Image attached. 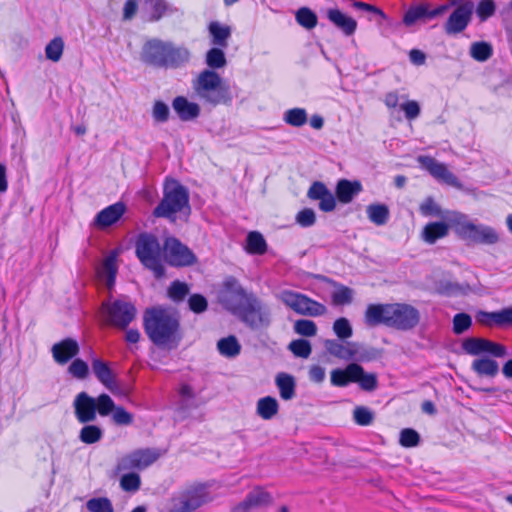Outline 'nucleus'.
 <instances>
[{
    "label": "nucleus",
    "instance_id": "nucleus-56",
    "mask_svg": "<svg viewBox=\"0 0 512 512\" xmlns=\"http://www.w3.org/2000/svg\"><path fill=\"white\" fill-rule=\"evenodd\" d=\"M352 360L359 362H368L376 358L377 353L375 349H367L362 345L355 342V347L352 349Z\"/></svg>",
    "mask_w": 512,
    "mask_h": 512
},
{
    "label": "nucleus",
    "instance_id": "nucleus-55",
    "mask_svg": "<svg viewBox=\"0 0 512 512\" xmlns=\"http://www.w3.org/2000/svg\"><path fill=\"white\" fill-rule=\"evenodd\" d=\"M354 421L361 426H368L374 419L373 412L364 406H357L353 412Z\"/></svg>",
    "mask_w": 512,
    "mask_h": 512
},
{
    "label": "nucleus",
    "instance_id": "nucleus-8",
    "mask_svg": "<svg viewBox=\"0 0 512 512\" xmlns=\"http://www.w3.org/2000/svg\"><path fill=\"white\" fill-rule=\"evenodd\" d=\"M331 384L335 387H346L350 383H357L366 392L375 391L378 379L375 373H367L358 363H350L345 368L333 369L330 373Z\"/></svg>",
    "mask_w": 512,
    "mask_h": 512
},
{
    "label": "nucleus",
    "instance_id": "nucleus-13",
    "mask_svg": "<svg viewBox=\"0 0 512 512\" xmlns=\"http://www.w3.org/2000/svg\"><path fill=\"white\" fill-rule=\"evenodd\" d=\"M280 300L299 315L318 317L327 312L326 306L322 303H319L304 294L291 290L282 291L280 294Z\"/></svg>",
    "mask_w": 512,
    "mask_h": 512
},
{
    "label": "nucleus",
    "instance_id": "nucleus-41",
    "mask_svg": "<svg viewBox=\"0 0 512 512\" xmlns=\"http://www.w3.org/2000/svg\"><path fill=\"white\" fill-rule=\"evenodd\" d=\"M246 241V250L250 254L262 255L267 250V243L263 235L257 231L250 232Z\"/></svg>",
    "mask_w": 512,
    "mask_h": 512
},
{
    "label": "nucleus",
    "instance_id": "nucleus-61",
    "mask_svg": "<svg viewBox=\"0 0 512 512\" xmlns=\"http://www.w3.org/2000/svg\"><path fill=\"white\" fill-rule=\"evenodd\" d=\"M495 3L493 0H481L476 8L478 17L484 21L495 13Z\"/></svg>",
    "mask_w": 512,
    "mask_h": 512
},
{
    "label": "nucleus",
    "instance_id": "nucleus-10",
    "mask_svg": "<svg viewBox=\"0 0 512 512\" xmlns=\"http://www.w3.org/2000/svg\"><path fill=\"white\" fill-rule=\"evenodd\" d=\"M254 295L255 293L244 289L236 278L230 276L223 281L218 300L227 311L235 316L246 305L248 299Z\"/></svg>",
    "mask_w": 512,
    "mask_h": 512
},
{
    "label": "nucleus",
    "instance_id": "nucleus-35",
    "mask_svg": "<svg viewBox=\"0 0 512 512\" xmlns=\"http://www.w3.org/2000/svg\"><path fill=\"white\" fill-rule=\"evenodd\" d=\"M448 234V225L444 222H432L427 224L423 229V239L433 244L438 239L445 237Z\"/></svg>",
    "mask_w": 512,
    "mask_h": 512
},
{
    "label": "nucleus",
    "instance_id": "nucleus-38",
    "mask_svg": "<svg viewBox=\"0 0 512 512\" xmlns=\"http://www.w3.org/2000/svg\"><path fill=\"white\" fill-rule=\"evenodd\" d=\"M103 429L97 425L87 423L79 432V440L87 445L99 442L103 438Z\"/></svg>",
    "mask_w": 512,
    "mask_h": 512
},
{
    "label": "nucleus",
    "instance_id": "nucleus-2",
    "mask_svg": "<svg viewBox=\"0 0 512 512\" xmlns=\"http://www.w3.org/2000/svg\"><path fill=\"white\" fill-rule=\"evenodd\" d=\"M191 53L183 46L158 38L147 40L140 53L141 61L156 68H178L189 62Z\"/></svg>",
    "mask_w": 512,
    "mask_h": 512
},
{
    "label": "nucleus",
    "instance_id": "nucleus-24",
    "mask_svg": "<svg viewBox=\"0 0 512 512\" xmlns=\"http://www.w3.org/2000/svg\"><path fill=\"white\" fill-rule=\"evenodd\" d=\"M172 108L181 121L187 122L199 117L201 109L197 103L190 102L184 96H177L172 101Z\"/></svg>",
    "mask_w": 512,
    "mask_h": 512
},
{
    "label": "nucleus",
    "instance_id": "nucleus-53",
    "mask_svg": "<svg viewBox=\"0 0 512 512\" xmlns=\"http://www.w3.org/2000/svg\"><path fill=\"white\" fill-rule=\"evenodd\" d=\"M333 331L340 339L350 338L353 334L352 326L345 317L338 318L333 323Z\"/></svg>",
    "mask_w": 512,
    "mask_h": 512
},
{
    "label": "nucleus",
    "instance_id": "nucleus-42",
    "mask_svg": "<svg viewBox=\"0 0 512 512\" xmlns=\"http://www.w3.org/2000/svg\"><path fill=\"white\" fill-rule=\"evenodd\" d=\"M283 120L290 126L301 127L306 124L308 115L304 108H292L284 112Z\"/></svg>",
    "mask_w": 512,
    "mask_h": 512
},
{
    "label": "nucleus",
    "instance_id": "nucleus-25",
    "mask_svg": "<svg viewBox=\"0 0 512 512\" xmlns=\"http://www.w3.org/2000/svg\"><path fill=\"white\" fill-rule=\"evenodd\" d=\"M390 304H370L365 311V323L370 327L380 324L388 326Z\"/></svg>",
    "mask_w": 512,
    "mask_h": 512
},
{
    "label": "nucleus",
    "instance_id": "nucleus-6",
    "mask_svg": "<svg viewBox=\"0 0 512 512\" xmlns=\"http://www.w3.org/2000/svg\"><path fill=\"white\" fill-rule=\"evenodd\" d=\"M162 250L158 238L151 233H140L135 242V253L141 264L151 270L159 279L165 274L162 264Z\"/></svg>",
    "mask_w": 512,
    "mask_h": 512
},
{
    "label": "nucleus",
    "instance_id": "nucleus-9",
    "mask_svg": "<svg viewBox=\"0 0 512 512\" xmlns=\"http://www.w3.org/2000/svg\"><path fill=\"white\" fill-rule=\"evenodd\" d=\"M245 326L253 331H262L272 323L271 309L255 294L235 315Z\"/></svg>",
    "mask_w": 512,
    "mask_h": 512
},
{
    "label": "nucleus",
    "instance_id": "nucleus-11",
    "mask_svg": "<svg viewBox=\"0 0 512 512\" xmlns=\"http://www.w3.org/2000/svg\"><path fill=\"white\" fill-rule=\"evenodd\" d=\"M102 312L107 324L124 330L135 319L137 310L133 303L121 298L103 302Z\"/></svg>",
    "mask_w": 512,
    "mask_h": 512
},
{
    "label": "nucleus",
    "instance_id": "nucleus-14",
    "mask_svg": "<svg viewBox=\"0 0 512 512\" xmlns=\"http://www.w3.org/2000/svg\"><path fill=\"white\" fill-rule=\"evenodd\" d=\"M162 455L158 448L136 449L122 456L116 465L118 472L142 471L155 463Z\"/></svg>",
    "mask_w": 512,
    "mask_h": 512
},
{
    "label": "nucleus",
    "instance_id": "nucleus-57",
    "mask_svg": "<svg viewBox=\"0 0 512 512\" xmlns=\"http://www.w3.org/2000/svg\"><path fill=\"white\" fill-rule=\"evenodd\" d=\"M170 116V110L166 103L157 100L153 104L152 117L158 123H165L168 121Z\"/></svg>",
    "mask_w": 512,
    "mask_h": 512
},
{
    "label": "nucleus",
    "instance_id": "nucleus-31",
    "mask_svg": "<svg viewBox=\"0 0 512 512\" xmlns=\"http://www.w3.org/2000/svg\"><path fill=\"white\" fill-rule=\"evenodd\" d=\"M119 255L118 250H112L103 260L101 267V274L106 277V286L111 290L115 284L117 274V257Z\"/></svg>",
    "mask_w": 512,
    "mask_h": 512
},
{
    "label": "nucleus",
    "instance_id": "nucleus-1",
    "mask_svg": "<svg viewBox=\"0 0 512 512\" xmlns=\"http://www.w3.org/2000/svg\"><path fill=\"white\" fill-rule=\"evenodd\" d=\"M143 327L149 340L157 347L172 350L182 340L179 316L168 308L157 306L146 309Z\"/></svg>",
    "mask_w": 512,
    "mask_h": 512
},
{
    "label": "nucleus",
    "instance_id": "nucleus-45",
    "mask_svg": "<svg viewBox=\"0 0 512 512\" xmlns=\"http://www.w3.org/2000/svg\"><path fill=\"white\" fill-rule=\"evenodd\" d=\"M63 50V39L61 37H55L45 47L46 58L53 62H58L62 57Z\"/></svg>",
    "mask_w": 512,
    "mask_h": 512
},
{
    "label": "nucleus",
    "instance_id": "nucleus-37",
    "mask_svg": "<svg viewBox=\"0 0 512 512\" xmlns=\"http://www.w3.org/2000/svg\"><path fill=\"white\" fill-rule=\"evenodd\" d=\"M223 49L214 46L206 52L205 63L208 66L207 69L215 71L226 66L227 60Z\"/></svg>",
    "mask_w": 512,
    "mask_h": 512
},
{
    "label": "nucleus",
    "instance_id": "nucleus-62",
    "mask_svg": "<svg viewBox=\"0 0 512 512\" xmlns=\"http://www.w3.org/2000/svg\"><path fill=\"white\" fill-rule=\"evenodd\" d=\"M476 320L481 325H484V326H488V327L498 326L499 327L498 311H493V312L478 311L476 314Z\"/></svg>",
    "mask_w": 512,
    "mask_h": 512
},
{
    "label": "nucleus",
    "instance_id": "nucleus-39",
    "mask_svg": "<svg viewBox=\"0 0 512 512\" xmlns=\"http://www.w3.org/2000/svg\"><path fill=\"white\" fill-rule=\"evenodd\" d=\"M366 213L368 219L377 226L385 225L389 219V209L384 204H370Z\"/></svg>",
    "mask_w": 512,
    "mask_h": 512
},
{
    "label": "nucleus",
    "instance_id": "nucleus-33",
    "mask_svg": "<svg viewBox=\"0 0 512 512\" xmlns=\"http://www.w3.org/2000/svg\"><path fill=\"white\" fill-rule=\"evenodd\" d=\"M279 411V403L272 396L260 398L256 404V413L263 420H271Z\"/></svg>",
    "mask_w": 512,
    "mask_h": 512
},
{
    "label": "nucleus",
    "instance_id": "nucleus-7",
    "mask_svg": "<svg viewBox=\"0 0 512 512\" xmlns=\"http://www.w3.org/2000/svg\"><path fill=\"white\" fill-rule=\"evenodd\" d=\"M455 233L463 240L478 244L493 245L499 241L497 231L486 225H475L468 221L467 216L461 213H453L448 218Z\"/></svg>",
    "mask_w": 512,
    "mask_h": 512
},
{
    "label": "nucleus",
    "instance_id": "nucleus-21",
    "mask_svg": "<svg viewBox=\"0 0 512 512\" xmlns=\"http://www.w3.org/2000/svg\"><path fill=\"white\" fill-rule=\"evenodd\" d=\"M79 345L76 340L66 338L52 346L51 352L56 363L64 365L78 355Z\"/></svg>",
    "mask_w": 512,
    "mask_h": 512
},
{
    "label": "nucleus",
    "instance_id": "nucleus-32",
    "mask_svg": "<svg viewBox=\"0 0 512 512\" xmlns=\"http://www.w3.org/2000/svg\"><path fill=\"white\" fill-rule=\"evenodd\" d=\"M325 348L329 354L346 361L352 360V349L355 347V342H347L346 345L337 340L329 339L325 341Z\"/></svg>",
    "mask_w": 512,
    "mask_h": 512
},
{
    "label": "nucleus",
    "instance_id": "nucleus-22",
    "mask_svg": "<svg viewBox=\"0 0 512 512\" xmlns=\"http://www.w3.org/2000/svg\"><path fill=\"white\" fill-rule=\"evenodd\" d=\"M126 206L122 202L112 204L97 213L94 224L99 228H107L115 224L125 213Z\"/></svg>",
    "mask_w": 512,
    "mask_h": 512
},
{
    "label": "nucleus",
    "instance_id": "nucleus-23",
    "mask_svg": "<svg viewBox=\"0 0 512 512\" xmlns=\"http://www.w3.org/2000/svg\"><path fill=\"white\" fill-rule=\"evenodd\" d=\"M328 20L337 27L345 36H351L357 29V22L354 18L346 15L336 8L328 9L326 12Z\"/></svg>",
    "mask_w": 512,
    "mask_h": 512
},
{
    "label": "nucleus",
    "instance_id": "nucleus-19",
    "mask_svg": "<svg viewBox=\"0 0 512 512\" xmlns=\"http://www.w3.org/2000/svg\"><path fill=\"white\" fill-rule=\"evenodd\" d=\"M473 9L474 4L471 1H466L459 5L449 16L445 24L446 33L457 34L462 32L470 22Z\"/></svg>",
    "mask_w": 512,
    "mask_h": 512
},
{
    "label": "nucleus",
    "instance_id": "nucleus-44",
    "mask_svg": "<svg viewBox=\"0 0 512 512\" xmlns=\"http://www.w3.org/2000/svg\"><path fill=\"white\" fill-rule=\"evenodd\" d=\"M295 17L297 23L305 29L311 30L317 25V15L307 7L300 8Z\"/></svg>",
    "mask_w": 512,
    "mask_h": 512
},
{
    "label": "nucleus",
    "instance_id": "nucleus-15",
    "mask_svg": "<svg viewBox=\"0 0 512 512\" xmlns=\"http://www.w3.org/2000/svg\"><path fill=\"white\" fill-rule=\"evenodd\" d=\"M165 261L173 267H188L197 262L194 252L176 237H167L163 244Z\"/></svg>",
    "mask_w": 512,
    "mask_h": 512
},
{
    "label": "nucleus",
    "instance_id": "nucleus-16",
    "mask_svg": "<svg viewBox=\"0 0 512 512\" xmlns=\"http://www.w3.org/2000/svg\"><path fill=\"white\" fill-rule=\"evenodd\" d=\"M448 9L449 5H440L432 8L428 2L413 3L404 13L402 22L406 27L425 24L434 18L442 16Z\"/></svg>",
    "mask_w": 512,
    "mask_h": 512
},
{
    "label": "nucleus",
    "instance_id": "nucleus-29",
    "mask_svg": "<svg viewBox=\"0 0 512 512\" xmlns=\"http://www.w3.org/2000/svg\"><path fill=\"white\" fill-rule=\"evenodd\" d=\"M362 186L360 182H351L346 179H342L337 183L336 196L341 203H350L353 198L360 193Z\"/></svg>",
    "mask_w": 512,
    "mask_h": 512
},
{
    "label": "nucleus",
    "instance_id": "nucleus-28",
    "mask_svg": "<svg viewBox=\"0 0 512 512\" xmlns=\"http://www.w3.org/2000/svg\"><path fill=\"white\" fill-rule=\"evenodd\" d=\"M471 369L480 377L494 378L499 373V364L489 357H479L473 360Z\"/></svg>",
    "mask_w": 512,
    "mask_h": 512
},
{
    "label": "nucleus",
    "instance_id": "nucleus-3",
    "mask_svg": "<svg viewBox=\"0 0 512 512\" xmlns=\"http://www.w3.org/2000/svg\"><path fill=\"white\" fill-rule=\"evenodd\" d=\"M191 214L189 191L179 181L167 178L163 185V197L153 210V216L168 219L174 223L177 219L187 221Z\"/></svg>",
    "mask_w": 512,
    "mask_h": 512
},
{
    "label": "nucleus",
    "instance_id": "nucleus-40",
    "mask_svg": "<svg viewBox=\"0 0 512 512\" xmlns=\"http://www.w3.org/2000/svg\"><path fill=\"white\" fill-rule=\"evenodd\" d=\"M487 339L481 337H468L462 341V349L472 356L486 354Z\"/></svg>",
    "mask_w": 512,
    "mask_h": 512
},
{
    "label": "nucleus",
    "instance_id": "nucleus-5",
    "mask_svg": "<svg viewBox=\"0 0 512 512\" xmlns=\"http://www.w3.org/2000/svg\"><path fill=\"white\" fill-rule=\"evenodd\" d=\"M114 408V401L108 394H100L94 398L87 392L78 393L73 400L74 415L81 424L92 423L100 416H108Z\"/></svg>",
    "mask_w": 512,
    "mask_h": 512
},
{
    "label": "nucleus",
    "instance_id": "nucleus-30",
    "mask_svg": "<svg viewBox=\"0 0 512 512\" xmlns=\"http://www.w3.org/2000/svg\"><path fill=\"white\" fill-rule=\"evenodd\" d=\"M275 384L283 400L287 401L295 397L296 381L292 375L285 372L278 373L275 377Z\"/></svg>",
    "mask_w": 512,
    "mask_h": 512
},
{
    "label": "nucleus",
    "instance_id": "nucleus-12",
    "mask_svg": "<svg viewBox=\"0 0 512 512\" xmlns=\"http://www.w3.org/2000/svg\"><path fill=\"white\" fill-rule=\"evenodd\" d=\"M211 501L205 485L198 484L183 490L173 498L169 512H194L202 505Z\"/></svg>",
    "mask_w": 512,
    "mask_h": 512
},
{
    "label": "nucleus",
    "instance_id": "nucleus-63",
    "mask_svg": "<svg viewBox=\"0 0 512 512\" xmlns=\"http://www.w3.org/2000/svg\"><path fill=\"white\" fill-rule=\"evenodd\" d=\"M419 210L424 216H440L441 209L432 197L426 198L420 205Z\"/></svg>",
    "mask_w": 512,
    "mask_h": 512
},
{
    "label": "nucleus",
    "instance_id": "nucleus-47",
    "mask_svg": "<svg viewBox=\"0 0 512 512\" xmlns=\"http://www.w3.org/2000/svg\"><path fill=\"white\" fill-rule=\"evenodd\" d=\"M189 286L179 280L173 281L168 288V297L176 303L183 301L189 294Z\"/></svg>",
    "mask_w": 512,
    "mask_h": 512
},
{
    "label": "nucleus",
    "instance_id": "nucleus-43",
    "mask_svg": "<svg viewBox=\"0 0 512 512\" xmlns=\"http://www.w3.org/2000/svg\"><path fill=\"white\" fill-rule=\"evenodd\" d=\"M336 290L332 293V303L336 306L352 303L354 291L350 287L334 283Z\"/></svg>",
    "mask_w": 512,
    "mask_h": 512
},
{
    "label": "nucleus",
    "instance_id": "nucleus-20",
    "mask_svg": "<svg viewBox=\"0 0 512 512\" xmlns=\"http://www.w3.org/2000/svg\"><path fill=\"white\" fill-rule=\"evenodd\" d=\"M272 502V496L262 488H255L245 499L231 508V512H251L267 507Z\"/></svg>",
    "mask_w": 512,
    "mask_h": 512
},
{
    "label": "nucleus",
    "instance_id": "nucleus-58",
    "mask_svg": "<svg viewBox=\"0 0 512 512\" xmlns=\"http://www.w3.org/2000/svg\"><path fill=\"white\" fill-rule=\"evenodd\" d=\"M112 420L117 425H130L133 422V415L125 410L122 406H116L114 404V408L111 412Z\"/></svg>",
    "mask_w": 512,
    "mask_h": 512
},
{
    "label": "nucleus",
    "instance_id": "nucleus-36",
    "mask_svg": "<svg viewBox=\"0 0 512 512\" xmlns=\"http://www.w3.org/2000/svg\"><path fill=\"white\" fill-rule=\"evenodd\" d=\"M142 9L150 13V21L160 20L168 9L165 0H139Z\"/></svg>",
    "mask_w": 512,
    "mask_h": 512
},
{
    "label": "nucleus",
    "instance_id": "nucleus-17",
    "mask_svg": "<svg viewBox=\"0 0 512 512\" xmlns=\"http://www.w3.org/2000/svg\"><path fill=\"white\" fill-rule=\"evenodd\" d=\"M419 321L420 313L412 305L405 303L390 304L389 327L407 331L416 327Z\"/></svg>",
    "mask_w": 512,
    "mask_h": 512
},
{
    "label": "nucleus",
    "instance_id": "nucleus-50",
    "mask_svg": "<svg viewBox=\"0 0 512 512\" xmlns=\"http://www.w3.org/2000/svg\"><path fill=\"white\" fill-rule=\"evenodd\" d=\"M288 348L295 356L301 358H308L312 352L311 344L304 339L293 340Z\"/></svg>",
    "mask_w": 512,
    "mask_h": 512
},
{
    "label": "nucleus",
    "instance_id": "nucleus-4",
    "mask_svg": "<svg viewBox=\"0 0 512 512\" xmlns=\"http://www.w3.org/2000/svg\"><path fill=\"white\" fill-rule=\"evenodd\" d=\"M192 88L201 101L212 106L228 104L232 100L229 85L216 71L202 70L192 81Z\"/></svg>",
    "mask_w": 512,
    "mask_h": 512
},
{
    "label": "nucleus",
    "instance_id": "nucleus-59",
    "mask_svg": "<svg viewBox=\"0 0 512 512\" xmlns=\"http://www.w3.org/2000/svg\"><path fill=\"white\" fill-rule=\"evenodd\" d=\"M400 444L403 447H415L420 442V435L411 428H405L400 432Z\"/></svg>",
    "mask_w": 512,
    "mask_h": 512
},
{
    "label": "nucleus",
    "instance_id": "nucleus-26",
    "mask_svg": "<svg viewBox=\"0 0 512 512\" xmlns=\"http://www.w3.org/2000/svg\"><path fill=\"white\" fill-rule=\"evenodd\" d=\"M92 371L96 378L112 393H116L115 377L108 364L100 359L92 361Z\"/></svg>",
    "mask_w": 512,
    "mask_h": 512
},
{
    "label": "nucleus",
    "instance_id": "nucleus-49",
    "mask_svg": "<svg viewBox=\"0 0 512 512\" xmlns=\"http://www.w3.org/2000/svg\"><path fill=\"white\" fill-rule=\"evenodd\" d=\"M86 508L89 512H114L111 501L106 497L91 498Z\"/></svg>",
    "mask_w": 512,
    "mask_h": 512
},
{
    "label": "nucleus",
    "instance_id": "nucleus-52",
    "mask_svg": "<svg viewBox=\"0 0 512 512\" xmlns=\"http://www.w3.org/2000/svg\"><path fill=\"white\" fill-rule=\"evenodd\" d=\"M294 331L301 336L312 337L317 333V326L312 320L300 319L294 323Z\"/></svg>",
    "mask_w": 512,
    "mask_h": 512
},
{
    "label": "nucleus",
    "instance_id": "nucleus-54",
    "mask_svg": "<svg viewBox=\"0 0 512 512\" xmlns=\"http://www.w3.org/2000/svg\"><path fill=\"white\" fill-rule=\"evenodd\" d=\"M68 372L77 379H85L89 374L88 364L82 359L76 358L68 367Z\"/></svg>",
    "mask_w": 512,
    "mask_h": 512
},
{
    "label": "nucleus",
    "instance_id": "nucleus-18",
    "mask_svg": "<svg viewBox=\"0 0 512 512\" xmlns=\"http://www.w3.org/2000/svg\"><path fill=\"white\" fill-rule=\"evenodd\" d=\"M418 162L436 180L457 189L462 188L461 182L451 171L448 170L445 164L438 162L436 159L430 156H419Z\"/></svg>",
    "mask_w": 512,
    "mask_h": 512
},
{
    "label": "nucleus",
    "instance_id": "nucleus-51",
    "mask_svg": "<svg viewBox=\"0 0 512 512\" xmlns=\"http://www.w3.org/2000/svg\"><path fill=\"white\" fill-rule=\"evenodd\" d=\"M472 325V318L467 313H458L453 317V332L461 335Z\"/></svg>",
    "mask_w": 512,
    "mask_h": 512
},
{
    "label": "nucleus",
    "instance_id": "nucleus-27",
    "mask_svg": "<svg viewBox=\"0 0 512 512\" xmlns=\"http://www.w3.org/2000/svg\"><path fill=\"white\" fill-rule=\"evenodd\" d=\"M211 44L220 48L228 47V40L231 37V27L218 21H212L208 25Z\"/></svg>",
    "mask_w": 512,
    "mask_h": 512
},
{
    "label": "nucleus",
    "instance_id": "nucleus-48",
    "mask_svg": "<svg viewBox=\"0 0 512 512\" xmlns=\"http://www.w3.org/2000/svg\"><path fill=\"white\" fill-rule=\"evenodd\" d=\"M470 55L473 59L484 62L492 55V47L487 42H474L470 47Z\"/></svg>",
    "mask_w": 512,
    "mask_h": 512
},
{
    "label": "nucleus",
    "instance_id": "nucleus-46",
    "mask_svg": "<svg viewBox=\"0 0 512 512\" xmlns=\"http://www.w3.org/2000/svg\"><path fill=\"white\" fill-rule=\"evenodd\" d=\"M141 478L136 472L124 473L120 478V487L125 492L134 493L140 489Z\"/></svg>",
    "mask_w": 512,
    "mask_h": 512
},
{
    "label": "nucleus",
    "instance_id": "nucleus-34",
    "mask_svg": "<svg viewBox=\"0 0 512 512\" xmlns=\"http://www.w3.org/2000/svg\"><path fill=\"white\" fill-rule=\"evenodd\" d=\"M217 349L222 356L234 358L240 354L241 345L234 335H230L217 342Z\"/></svg>",
    "mask_w": 512,
    "mask_h": 512
},
{
    "label": "nucleus",
    "instance_id": "nucleus-60",
    "mask_svg": "<svg viewBox=\"0 0 512 512\" xmlns=\"http://www.w3.org/2000/svg\"><path fill=\"white\" fill-rule=\"evenodd\" d=\"M188 305L194 313H203L208 308L207 299L201 294H193L188 299Z\"/></svg>",
    "mask_w": 512,
    "mask_h": 512
},
{
    "label": "nucleus",
    "instance_id": "nucleus-64",
    "mask_svg": "<svg viewBox=\"0 0 512 512\" xmlns=\"http://www.w3.org/2000/svg\"><path fill=\"white\" fill-rule=\"evenodd\" d=\"M296 221L302 227H311L316 222L315 212L311 208H305L298 212Z\"/></svg>",
    "mask_w": 512,
    "mask_h": 512
}]
</instances>
